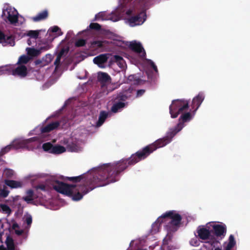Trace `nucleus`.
<instances>
[{"instance_id":"1","label":"nucleus","mask_w":250,"mask_h":250,"mask_svg":"<svg viewBox=\"0 0 250 250\" xmlns=\"http://www.w3.org/2000/svg\"><path fill=\"white\" fill-rule=\"evenodd\" d=\"M131 157V156L127 159H122L113 164H105L93 168L78 176L66 177L68 180L79 184H67L56 177L49 178L47 183L56 191L69 196L74 201H78L94 188L117 181V175L121 171L129 165L135 164L130 163Z\"/></svg>"},{"instance_id":"2","label":"nucleus","mask_w":250,"mask_h":250,"mask_svg":"<svg viewBox=\"0 0 250 250\" xmlns=\"http://www.w3.org/2000/svg\"><path fill=\"white\" fill-rule=\"evenodd\" d=\"M205 97L203 92H200L192 100L190 108L189 102L185 99H177L172 101L169 105V113L172 118L181 115L179 122L185 126L186 123L190 122L194 117L196 111L204 101Z\"/></svg>"},{"instance_id":"3","label":"nucleus","mask_w":250,"mask_h":250,"mask_svg":"<svg viewBox=\"0 0 250 250\" xmlns=\"http://www.w3.org/2000/svg\"><path fill=\"white\" fill-rule=\"evenodd\" d=\"M59 125L60 123L58 121L51 123L44 126L39 125L30 130L28 133V136L33 135L36 136L28 139L19 137L14 139L11 142L13 148L15 149L21 148L28 151H32L35 148L32 145L33 143L37 141H42V139L48 136V133L57 128Z\"/></svg>"},{"instance_id":"4","label":"nucleus","mask_w":250,"mask_h":250,"mask_svg":"<svg viewBox=\"0 0 250 250\" xmlns=\"http://www.w3.org/2000/svg\"><path fill=\"white\" fill-rule=\"evenodd\" d=\"M182 219V217L179 211L176 210L167 211L152 224L151 233L154 234L158 232L161 224L165 223L164 229L167 232V234L163 240V244L166 245L167 241L170 239L171 234L176 231L179 228Z\"/></svg>"},{"instance_id":"5","label":"nucleus","mask_w":250,"mask_h":250,"mask_svg":"<svg viewBox=\"0 0 250 250\" xmlns=\"http://www.w3.org/2000/svg\"><path fill=\"white\" fill-rule=\"evenodd\" d=\"M184 127L185 126L179 122L175 127L169 129L164 137L158 139L153 143L133 154L131 155L130 163L136 164L146 158L157 148L163 147L168 145L172 141L174 136Z\"/></svg>"},{"instance_id":"6","label":"nucleus","mask_w":250,"mask_h":250,"mask_svg":"<svg viewBox=\"0 0 250 250\" xmlns=\"http://www.w3.org/2000/svg\"><path fill=\"white\" fill-rule=\"evenodd\" d=\"M42 147L44 151L54 154H60L67 150L77 152L82 150L80 144L71 138H64L60 141V144L54 146L50 142L45 143L42 145Z\"/></svg>"},{"instance_id":"7","label":"nucleus","mask_w":250,"mask_h":250,"mask_svg":"<svg viewBox=\"0 0 250 250\" xmlns=\"http://www.w3.org/2000/svg\"><path fill=\"white\" fill-rule=\"evenodd\" d=\"M102 34L104 35L106 38L111 39L113 41H111V43L122 48H124L126 45H127L132 50L137 53L141 59H145L146 53L140 42L134 40L125 42L120 40H118L117 37L113 33L108 30L103 31Z\"/></svg>"},{"instance_id":"8","label":"nucleus","mask_w":250,"mask_h":250,"mask_svg":"<svg viewBox=\"0 0 250 250\" xmlns=\"http://www.w3.org/2000/svg\"><path fill=\"white\" fill-rule=\"evenodd\" d=\"M1 18L6 23L15 26H21L25 22L24 18L8 3H5L2 8Z\"/></svg>"},{"instance_id":"9","label":"nucleus","mask_w":250,"mask_h":250,"mask_svg":"<svg viewBox=\"0 0 250 250\" xmlns=\"http://www.w3.org/2000/svg\"><path fill=\"white\" fill-rule=\"evenodd\" d=\"M132 90L130 86L127 85L122 92L117 95L110 109L112 113L120 112L127 106L128 103L126 100L130 97Z\"/></svg>"},{"instance_id":"10","label":"nucleus","mask_w":250,"mask_h":250,"mask_svg":"<svg viewBox=\"0 0 250 250\" xmlns=\"http://www.w3.org/2000/svg\"><path fill=\"white\" fill-rule=\"evenodd\" d=\"M120 3L110 14H107L105 11H102L97 14L94 21H106L110 20L113 22L117 21L122 19V14L120 11Z\"/></svg>"},{"instance_id":"11","label":"nucleus","mask_w":250,"mask_h":250,"mask_svg":"<svg viewBox=\"0 0 250 250\" xmlns=\"http://www.w3.org/2000/svg\"><path fill=\"white\" fill-rule=\"evenodd\" d=\"M112 55L109 53L100 54L93 59V62L101 68H104L111 65L110 60Z\"/></svg>"},{"instance_id":"12","label":"nucleus","mask_w":250,"mask_h":250,"mask_svg":"<svg viewBox=\"0 0 250 250\" xmlns=\"http://www.w3.org/2000/svg\"><path fill=\"white\" fill-rule=\"evenodd\" d=\"M211 225L209 222L207 223L205 225L200 226L197 229V233L199 237L203 240L210 241L211 239L215 238L211 236Z\"/></svg>"},{"instance_id":"13","label":"nucleus","mask_w":250,"mask_h":250,"mask_svg":"<svg viewBox=\"0 0 250 250\" xmlns=\"http://www.w3.org/2000/svg\"><path fill=\"white\" fill-rule=\"evenodd\" d=\"M4 235L3 225L0 221V250H15V246L14 240L9 235H6L5 240L6 247L3 244L2 241V236Z\"/></svg>"},{"instance_id":"14","label":"nucleus","mask_w":250,"mask_h":250,"mask_svg":"<svg viewBox=\"0 0 250 250\" xmlns=\"http://www.w3.org/2000/svg\"><path fill=\"white\" fill-rule=\"evenodd\" d=\"M209 223L216 236L221 238L224 237L227 233V226L224 223L219 222H209Z\"/></svg>"},{"instance_id":"15","label":"nucleus","mask_w":250,"mask_h":250,"mask_svg":"<svg viewBox=\"0 0 250 250\" xmlns=\"http://www.w3.org/2000/svg\"><path fill=\"white\" fill-rule=\"evenodd\" d=\"M42 46L38 48L27 47L26 49L27 54L30 58L39 56L42 51H46L51 48L52 45L47 43L45 41L42 42Z\"/></svg>"},{"instance_id":"16","label":"nucleus","mask_w":250,"mask_h":250,"mask_svg":"<svg viewBox=\"0 0 250 250\" xmlns=\"http://www.w3.org/2000/svg\"><path fill=\"white\" fill-rule=\"evenodd\" d=\"M11 74L14 76H17L20 78H24L27 74V69L26 66L24 64H18L17 65H11Z\"/></svg>"},{"instance_id":"17","label":"nucleus","mask_w":250,"mask_h":250,"mask_svg":"<svg viewBox=\"0 0 250 250\" xmlns=\"http://www.w3.org/2000/svg\"><path fill=\"white\" fill-rule=\"evenodd\" d=\"M63 34L62 32L61 31L60 28L57 26H54L51 27L48 30L47 36H48L46 41L45 42L47 43H49L50 45L53 40Z\"/></svg>"},{"instance_id":"18","label":"nucleus","mask_w":250,"mask_h":250,"mask_svg":"<svg viewBox=\"0 0 250 250\" xmlns=\"http://www.w3.org/2000/svg\"><path fill=\"white\" fill-rule=\"evenodd\" d=\"M98 81L101 83L102 87H109L111 85V77L106 73L99 72L97 73Z\"/></svg>"},{"instance_id":"19","label":"nucleus","mask_w":250,"mask_h":250,"mask_svg":"<svg viewBox=\"0 0 250 250\" xmlns=\"http://www.w3.org/2000/svg\"><path fill=\"white\" fill-rule=\"evenodd\" d=\"M146 61L148 69L152 68L153 69L152 72L149 71V70H146L147 76L150 79H153L158 74L157 67L152 61L146 59Z\"/></svg>"},{"instance_id":"20","label":"nucleus","mask_w":250,"mask_h":250,"mask_svg":"<svg viewBox=\"0 0 250 250\" xmlns=\"http://www.w3.org/2000/svg\"><path fill=\"white\" fill-rule=\"evenodd\" d=\"M110 60H111V63L113 62H116L121 69L124 70L126 68V63L124 59L120 56L118 55H112Z\"/></svg>"},{"instance_id":"21","label":"nucleus","mask_w":250,"mask_h":250,"mask_svg":"<svg viewBox=\"0 0 250 250\" xmlns=\"http://www.w3.org/2000/svg\"><path fill=\"white\" fill-rule=\"evenodd\" d=\"M109 112L105 111H102L100 112L98 120L96 122L95 126L99 127L104 123L105 120L109 116Z\"/></svg>"},{"instance_id":"22","label":"nucleus","mask_w":250,"mask_h":250,"mask_svg":"<svg viewBox=\"0 0 250 250\" xmlns=\"http://www.w3.org/2000/svg\"><path fill=\"white\" fill-rule=\"evenodd\" d=\"M23 225L25 227V230L29 231L32 223V217L31 214L26 212L24 214L23 218Z\"/></svg>"},{"instance_id":"23","label":"nucleus","mask_w":250,"mask_h":250,"mask_svg":"<svg viewBox=\"0 0 250 250\" xmlns=\"http://www.w3.org/2000/svg\"><path fill=\"white\" fill-rule=\"evenodd\" d=\"M37 197L38 196L34 194L32 190L29 189L26 191V195L22 197V199L27 204H32L34 199Z\"/></svg>"},{"instance_id":"24","label":"nucleus","mask_w":250,"mask_h":250,"mask_svg":"<svg viewBox=\"0 0 250 250\" xmlns=\"http://www.w3.org/2000/svg\"><path fill=\"white\" fill-rule=\"evenodd\" d=\"M236 245V241L233 235H229L228 241L225 242L223 244L224 250H230Z\"/></svg>"},{"instance_id":"25","label":"nucleus","mask_w":250,"mask_h":250,"mask_svg":"<svg viewBox=\"0 0 250 250\" xmlns=\"http://www.w3.org/2000/svg\"><path fill=\"white\" fill-rule=\"evenodd\" d=\"M68 51V47H63V48L61 49L60 52L58 53L57 58L54 62V65L56 66V68H57L59 66L60 64L61 59L67 54Z\"/></svg>"},{"instance_id":"26","label":"nucleus","mask_w":250,"mask_h":250,"mask_svg":"<svg viewBox=\"0 0 250 250\" xmlns=\"http://www.w3.org/2000/svg\"><path fill=\"white\" fill-rule=\"evenodd\" d=\"M4 183L11 188H21L22 187V183L20 181L5 180Z\"/></svg>"},{"instance_id":"27","label":"nucleus","mask_w":250,"mask_h":250,"mask_svg":"<svg viewBox=\"0 0 250 250\" xmlns=\"http://www.w3.org/2000/svg\"><path fill=\"white\" fill-rule=\"evenodd\" d=\"M23 199L20 196L16 195L15 196H12L9 198V201L11 203L12 206L14 207H17L20 208L22 206L21 202Z\"/></svg>"},{"instance_id":"28","label":"nucleus","mask_w":250,"mask_h":250,"mask_svg":"<svg viewBox=\"0 0 250 250\" xmlns=\"http://www.w3.org/2000/svg\"><path fill=\"white\" fill-rule=\"evenodd\" d=\"M127 82L131 84H139L142 83V80L140 79L139 77L137 75H131L128 76Z\"/></svg>"},{"instance_id":"29","label":"nucleus","mask_w":250,"mask_h":250,"mask_svg":"<svg viewBox=\"0 0 250 250\" xmlns=\"http://www.w3.org/2000/svg\"><path fill=\"white\" fill-rule=\"evenodd\" d=\"M48 16V12L46 10H44L38 13L36 16L32 17V20L34 21H39L45 19Z\"/></svg>"},{"instance_id":"30","label":"nucleus","mask_w":250,"mask_h":250,"mask_svg":"<svg viewBox=\"0 0 250 250\" xmlns=\"http://www.w3.org/2000/svg\"><path fill=\"white\" fill-rule=\"evenodd\" d=\"M39 33V30H28L24 33L23 36L29 37L33 40H36L38 38Z\"/></svg>"},{"instance_id":"31","label":"nucleus","mask_w":250,"mask_h":250,"mask_svg":"<svg viewBox=\"0 0 250 250\" xmlns=\"http://www.w3.org/2000/svg\"><path fill=\"white\" fill-rule=\"evenodd\" d=\"M208 243L210 245L212 250H222V248L218 246L219 242L215 238L211 239L210 241H208Z\"/></svg>"},{"instance_id":"32","label":"nucleus","mask_w":250,"mask_h":250,"mask_svg":"<svg viewBox=\"0 0 250 250\" xmlns=\"http://www.w3.org/2000/svg\"><path fill=\"white\" fill-rule=\"evenodd\" d=\"M3 41L5 42V43H1L3 46L9 45L11 46H13L15 44L14 38L12 36L5 37Z\"/></svg>"},{"instance_id":"33","label":"nucleus","mask_w":250,"mask_h":250,"mask_svg":"<svg viewBox=\"0 0 250 250\" xmlns=\"http://www.w3.org/2000/svg\"><path fill=\"white\" fill-rule=\"evenodd\" d=\"M11 64L1 66L0 67V76L5 74H11Z\"/></svg>"},{"instance_id":"34","label":"nucleus","mask_w":250,"mask_h":250,"mask_svg":"<svg viewBox=\"0 0 250 250\" xmlns=\"http://www.w3.org/2000/svg\"><path fill=\"white\" fill-rule=\"evenodd\" d=\"M0 211L8 216L11 213L12 210L7 205L1 204H0Z\"/></svg>"},{"instance_id":"35","label":"nucleus","mask_w":250,"mask_h":250,"mask_svg":"<svg viewBox=\"0 0 250 250\" xmlns=\"http://www.w3.org/2000/svg\"><path fill=\"white\" fill-rule=\"evenodd\" d=\"M15 172L13 170L9 168H5L3 170V176L7 178H12L15 176Z\"/></svg>"},{"instance_id":"36","label":"nucleus","mask_w":250,"mask_h":250,"mask_svg":"<svg viewBox=\"0 0 250 250\" xmlns=\"http://www.w3.org/2000/svg\"><path fill=\"white\" fill-rule=\"evenodd\" d=\"M30 59H31V58L30 57H29L28 56L23 55L22 56H21L19 58L18 62H17V63L24 65V64L27 63L29 61Z\"/></svg>"},{"instance_id":"37","label":"nucleus","mask_w":250,"mask_h":250,"mask_svg":"<svg viewBox=\"0 0 250 250\" xmlns=\"http://www.w3.org/2000/svg\"><path fill=\"white\" fill-rule=\"evenodd\" d=\"M107 43L108 42L105 41H95L91 42V47H102L104 46V43Z\"/></svg>"},{"instance_id":"38","label":"nucleus","mask_w":250,"mask_h":250,"mask_svg":"<svg viewBox=\"0 0 250 250\" xmlns=\"http://www.w3.org/2000/svg\"><path fill=\"white\" fill-rule=\"evenodd\" d=\"M12 148H13V145L12 142H11V143L9 145H7V146H5L4 147L1 149V154H5L6 153L9 152Z\"/></svg>"},{"instance_id":"39","label":"nucleus","mask_w":250,"mask_h":250,"mask_svg":"<svg viewBox=\"0 0 250 250\" xmlns=\"http://www.w3.org/2000/svg\"><path fill=\"white\" fill-rule=\"evenodd\" d=\"M101 28V26L99 24L97 23H91L90 25L87 27L86 30H88V29H92L95 30H99Z\"/></svg>"},{"instance_id":"40","label":"nucleus","mask_w":250,"mask_h":250,"mask_svg":"<svg viewBox=\"0 0 250 250\" xmlns=\"http://www.w3.org/2000/svg\"><path fill=\"white\" fill-rule=\"evenodd\" d=\"M28 231H26L25 230V227H24L23 229H17L15 230V233L18 235H21L22 234H25L26 236L27 235Z\"/></svg>"},{"instance_id":"41","label":"nucleus","mask_w":250,"mask_h":250,"mask_svg":"<svg viewBox=\"0 0 250 250\" xmlns=\"http://www.w3.org/2000/svg\"><path fill=\"white\" fill-rule=\"evenodd\" d=\"M200 242L197 240V238H193L190 241L191 245L196 247L199 245Z\"/></svg>"},{"instance_id":"42","label":"nucleus","mask_w":250,"mask_h":250,"mask_svg":"<svg viewBox=\"0 0 250 250\" xmlns=\"http://www.w3.org/2000/svg\"><path fill=\"white\" fill-rule=\"evenodd\" d=\"M85 44V41L83 39H80L78 40L76 43L75 45L77 46L80 47V46H83Z\"/></svg>"},{"instance_id":"43","label":"nucleus","mask_w":250,"mask_h":250,"mask_svg":"<svg viewBox=\"0 0 250 250\" xmlns=\"http://www.w3.org/2000/svg\"><path fill=\"white\" fill-rule=\"evenodd\" d=\"M145 90L144 89H140L137 91L136 97L139 98L144 94Z\"/></svg>"},{"instance_id":"44","label":"nucleus","mask_w":250,"mask_h":250,"mask_svg":"<svg viewBox=\"0 0 250 250\" xmlns=\"http://www.w3.org/2000/svg\"><path fill=\"white\" fill-rule=\"evenodd\" d=\"M53 59V56L52 55L48 54L45 56V61L47 63H49L51 62Z\"/></svg>"},{"instance_id":"45","label":"nucleus","mask_w":250,"mask_h":250,"mask_svg":"<svg viewBox=\"0 0 250 250\" xmlns=\"http://www.w3.org/2000/svg\"><path fill=\"white\" fill-rule=\"evenodd\" d=\"M9 193V192L8 190L3 189L1 190L0 192V195L3 197H6L8 196Z\"/></svg>"},{"instance_id":"46","label":"nucleus","mask_w":250,"mask_h":250,"mask_svg":"<svg viewBox=\"0 0 250 250\" xmlns=\"http://www.w3.org/2000/svg\"><path fill=\"white\" fill-rule=\"evenodd\" d=\"M5 37L4 34L0 31V43H5V42L3 41Z\"/></svg>"},{"instance_id":"47","label":"nucleus","mask_w":250,"mask_h":250,"mask_svg":"<svg viewBox=\"0 0 250 250\" xmlns=\"http://www.w3.org/2000/svg\"><path fill=\"white\" fill-rule=\"evenodd\" d=\"M36 189L37 190L41 189L42 190H45L46 188L44 185H39V186H37L36 187Z\"/></svg>"},{"instance_id":"48","label":"nucleus","mask_w":250,"mask_h":250,"mask_svg":"<svg viewBox=\"0 0 250 250\" xmlns=\"http://www.w3.org/2000/svg\"><path fill=\"white\" fill-rule=\"evenodd\" d=\"M35 41L36 40H33L32 39L29 38V39H28L27 41V43L29 45H31L33 44L32 42L33 43H34Z\"/></svg>"},{"instance_id":"49","label":"nucleus","mask_w":250,"mask_h":250,"mask_svg":"<svg viewBox=\"0 0 250 250\" xmlns=\"http://www.w3.org/2000/svg\"><path fill=\"white\" fill-rule=\"evenodd\" d=\"M73 34V32L72 31H69L67 32L66 34V38H68L69 36H71Z\"/></svg>"},{"instance_id":"50","label":"nucleus","mask_w":250,"mask_h":250,"mask_svg":"<svg viewBox=\"0 0 250 250\" xmlns=\"http://www.w3.org/2000/svg\"><path fill=\"white\" fill-rule=\"evenodd\" d=\"M112 90H113V89H108L107 90V92H106V94H107L109 92L111 91Z\"/></svg>"},{"instance_id":"51","label":"nucleus","mask_w":250,"mask_h":250,"mask_svg":"<svg viewBox=\"0 0 250 250\" xmlns=\"http://www.w3.org/2000/svg\"><path fill=\"white\" fill-rule=\"evenodd\" d=\"M56 142V141L54 140H53V143H55Z\"/></svg>"},{"instance_id":"52","label":"nucleus","mask_w":250,"mask_h":250,"mask_svg":"<svg viewBox=\"0 0 250 250\" xmlns=\"http://www.w3.org/2000/svg\"><path fill=\"white\" fill-rule=\"evenodd\" d=\"M138 250H145L139 249Z\"/></svg>"}]
</instances>
